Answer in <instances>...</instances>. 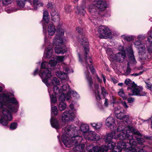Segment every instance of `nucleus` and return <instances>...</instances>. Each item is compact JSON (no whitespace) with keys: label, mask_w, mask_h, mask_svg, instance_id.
Here are the masks:
<instances>
[{"label":"nucleus","mask_w":152,"mask_h":152,"mask_svg":"<svg viewBox=\"0 0 152 152\" xmlns=\"http://www.w3.org/2000/svg\"><path fill=\"white\" fill-rule=\"evenodd\" d=\"M78 41L80 44L83 46L85 50L84 62L83 63V60L80 55L79 54V61L80 62L83 63L84 65L86 67V71L85 72V73L86 78L88 82L89 86L90 87L92 88L93 85V82L91 77V75H89L88 69L93 73H94L95 72V70L91 64L92 62V59L89 56L88 57L87 56V53L89 52V49L88 48V42L87 41L86 38L83 36L81 37L80 39H78Z\"/></svg>","instance_id":"nucleus-1"},{"label":"nucleus","mask_w":152,"mask_h":152,"mask_svg":"<svg viewBox=\"0 0 152 152\" xmlns=\"http://www.w3.org/2000/svg\"><path fill=\"white\" fill-rule=\"evenodd\" d=\"M8 96L7 93H3L2 95L0 94V123L5 126L12 119L10 112L5 107L6 100Z\"/></svg>","instance_id":"nucleus-2"},{"label":"nucleus","mask_w":152,"mask_h":152,"mask_svg":"<svg viewBox=\"0 0 152 152\" xmlns=\"http://www.w3.org/2000/svg\"><path fill=\"white\" fill-rule=\"evenodd\" d=\"M96 8L101 11L105 10L107 8L106 2L103 0H99L96 3L94 2L89 6V11L93 16L100 15Z\"/></svg>","instance_id":"nucleus-3"},{"label":"nucleus","mask_w":152,"mask_h":152,"mask_svg":"<svg viewBox=\"0 0 152 152\" xmlns=\"http://www.w3.org/2000/svg\"><path fill=\"white\" fill-rule=\"evenodd\" d=\"M41 70L40 71L39 76L41 77L42 82L45 83L47 86L48 88L50 87L52 85H59L60 82L58 79L56 77H54L51 80L50 83H48V79L51 77V71L47 70L42 72Z\"/></svg>","instance_id":"nucleus-4"},{"label":"nucleus","mask_w":152,"mask_h":152,"mask_svg":"<svg viewBox=\"0 0 152 152\" xmlns=\"http://www.w3.org/2000/svg\"><path fill=\"white\" fill-rule=\"evenodd\" d=\"M127 51L129 53L128 60L127 63V66L126 71L125 72L124 75H128L130 74L131 72V68L134 69L137 63L133 54V50L131 47L127 48Z\"/></svg>","instance_id":"nucleus-5"},{"label":"nucleus","mask_w":152,"mask_h":152,"mask_svg":"<svg viewBox=\"0 0 152 152\" xmlns=\"http://www.w3.org/2000/svg\"><path fill=\"white\" fill-rule=\"evenodd\" d=\"M7 94L9 96L7 99L6 100L5 107L10 112V114L12 117L11 114V112L16 113L17 111V109L16 108L13 107V105L10 104L11 103H13L15 105L18 106V103L16 98L14 97L10 98V94L7 93Z\"/></svg>","instance_id":"nucleus-6"},{"label":"nucleus","mask_w":152,"mask_h":152,"mask_svg":"<svg viewBox=\"0 0 152 152\" xmlns=\"http://www.w3.org/2000/svg\"><path fill=\"white\" fill-rule=\"evenodd\" d=\"M70 109H66L63 113L62 116V121L64 122H68L72 120L74 116L75 111L73 105L71 104L70 105Z\"/></svg>","instance_id":"nucleus-7"},{"label":"nucleus","mask_w":152,"mask_h":152,"mask_svg":"<svg viewBox=\"0 0 152 152\" xmlns=\"http://www.w3.org/2000/svg\"><path fill=\"white\" fill-rule=\"evenodd\" d=\"M127 90H131V93L129 94V95L145 96L147 94V92L143 91L142 87H137V85L135 87H128Z\"/></svg>","instance_id":"nucleus-8"},{"label":"nucleus","mask_w":152,"mask_h":152,"mask_svg":"<svg viewBox=\"0 0 152 152\" xmlns=\"http://www.w3.org/2000/svg\"><path fill=\"white\" fill-rule=\"evenodd\" d=\"M129 129L127 131H123L119 133L118 135V138L119 140H123L129 138V136H130L128 134L129 132L130 133L131 131L132 133L137 135L140 136H142L141 134L138 131H134L133 128L132 127L130 126L128 127Z\"/></svg>","instance_id":"nucleus-9"},{"label":"nucleus","mask_w":152,"mask_h":152,"mask_svg":"<svg viewBox=\"0 0 152 152\" xmlns=\"http://www.w3.org/2000/svg\"><path fill=\"white\" fill-rule=\"evenodd\" d=\"M51 117L50 119V123L51 126L56 129L60 128V126L57 120L53 117V115H57V109L56 106H52L51 108Z\"/></svg>","instance_id":"nucleus-10"},{"label":"nucleus","mask_w":152,"mask_h":152,"mask_svg":"<svg viewBox=\"0 0 152 152\" xmlns=\"http://www.w3.org/2000/svg\"><path fill=\"white\" fill-rule=\"evenodd\" d=\"M98 32L101 38H107L109 37L111 34V31L106 26H99Z\"/></svg>","instance_id":"nucleus-11"},{"label":"nucleus","mask_w":152,"mask_h":152,"mask_svg":"<svg viewBox=\"0 0 152 152\" xmlns=\"http://www.w3.org/2000/svg\"><path fill=\"white\" fill-rule=\"evenodd\" d=\"M124 110L120 106H117L115 107V113L116 117L122 120L124 118Z\"/></svg>","instance_id":"nucleus-12"},{"label":"nucleus","mask_w":152,"mask_h":152,"mask_svg":"<svg viewBox=\"0 0 152 152\" xmlns=\"http://www.w3.org/2000/svg\"><path fill=\"white\" fill-rule=\"evenodd\" d=\"M84 137L86 139L92 141L97 140L100 138L98 134L92 132H89L88 133H87L86 135L84 136Z\"/></svg>","instance_id":"nucleus-13"},{"label":"nucleus","mask_w":152,"mask_h":152,"mask_svg":"<svg viewBox=\"0 0 152 152\" xmlns=\"http://www.w3.org/2000/svg\"><path fill=\"white\" fill-rule=\"evenodd\" d=\"M106 125L107 126L112 130H114L115 128V120L114 118L112 117H109L107 118L106 121Z\"/></svg>","instance_id":"nucleus-14"},{"label":"nucleus","mask_w":152,"mask_h":152,"mask_svg":"<svg viewBox=\"0 0 152 152\" xmlns=\"http://www.w3.org/2000/svg\"><path fill=\"white\" fill-rule=\"evenodd\" d=\"M126 57V55L125 53L118 52L115 55H114V58L113 59L116 60L118 62H122Z\"/></svg>","instance_id":"nucleus-15"},{"label":"nucleus","mask_w":152,"mask_h":152,"mask_svg":"<svg viewBox=\"0 0 152 152\" xmlns=\"http://www.w3.org/2000/svg\"><path fill=\"white\" fill-rule=\"evenodd\" d=\"M134 44L135 47L138 49L139 53H141L145 51V45L142 44L140 41H136L134 42Z\"/></svg>","instance_id":"nucleus-16"},{"label":"nucleus","mask_w":152,"mask_h":152,"mask_svg":"<svg viewBox=\"0 0 152 152\" xmlns=\"http://www.w3.org/2000/svg\"><path fill=\"white\" fill-rule=\"evenodd\" d=\"M71 89L70 88L69 86L68 85H63L60 88L61 92L66 91V99L69 100L71 97V95L69 94V91Z\"/></svg>","instance_id":"nucleus-17"},{"label":"nucleus","mask_w":152,"mask_h":152,"mask_svg":"<svg viewBox=\"0 0 152 152\" xmlns=\"http://www.w3.org/2000/svg\"><path fill=\"white\" fill-rule=\"evenodd\" d=\"M29 3L31 6L29 7V9H33L32 7H33L34 6L40 7L43 6V5L42 2L38 0H29Z\"/></svg>","instance_id":"nucleus-18"},{"label":"nucleus","mask_w":152,"mask_h":152,"mask_svg":"<svg viewBox=\"0 0 152 152\" xmlns=\"http://www.w3.org/2000/svg\"><path fill=\"white\" fill-rule=\"evenodd\" d=\"M63 42V38L57 34L55 37L53 39V44L54 45H59L62 44Z\"/></svg>","instance_id":"nucleus-19"},{"label":"nucleus","mask_w":152,"mask_h":152,"mask_svg":"<svg viewBox=\"0 0 152 152\" xmlns=\"http://www.w3.org/2000/svg\"><path fill=\"white\" fill-rule=\"evenodd\" d=\"M75 126L73 125L68 126L67 128V132H66L67 135H68V136H66L64 134H63L62 136V137L63 136H64V137L69 138L70 139V140H71V137L70 136L74 137L75 136H73L71 134H70V133L72 132H73V131H75ZM62 138V137H61V138Z\"/></svg>","instance_id":"nucleus-20"},{"label":"nucleus","mask_w":152,"mask_h":152,"mask_svg":"<svg viewBox=\"0 0 152 152\" xmlns=\"http://www.w3.org/2000/svg\"><path fill=\"white\" fill-rule=\"evenodd\" d=\"M86 2L85 0L83 1L82 6L80 7H78L77 12L78 14L80 15L84 16L86 13V11L85 10L86 7Z\"/></svg>","instance_id":"nucleus-21"},{"label":"nucleus","mask_w":152,"mask_h":152,"mask_svg":"<svg viewBox=\"0 0 152 152\" xmlns=\"http://www.w3.org/2000/svg\"><path fill=\"white\" fill-rule=\"evenodd\" d=\"M107 147L105 145L101 147H95L92 149V152H107Z\"/></svg>","instance_id":"nucleus-22"},{"label":"nucleus","mask_w":152,"mask_h":152,"mask_svg":"<svg viewBox=\"0 0 152 152\" xmlns=\"http://www.w3.org/2000/svg\"><path fill=\"white\" fill-rule=\"evenodd\" d=\"M66 48L64 46L62 47H56L55 48V52L57 54H63L66 51Z\"/></svg>","instance_id":"nucleus-23"},{"label":"nucleus","mask_w":152,"mask_h":152,"mask_svg":"<svg viewBox=\"0 0 152 152\" xmlns=\"http://www.w3.org/2000/svg\"><path fill=\"white\" fill-rule=\"evenodd\" d=\"M128 145L126 143L123 141H120L118 142L117 146V149L118 150V152H120L123 148H126Z\"/></svg>","instance_id":"nucleus-24"},{"label":"nucleus","mask_w":152,"mask_h":152,"mask_svg":"<svg viewBox=\"0 0 152 152\" xmlns=\"http://www.w3.org/2000/svg\"><path fill=\"white\" fill-rule=\"evenodd\" d=\"M128 139L129 140V142L127 143L126 144L127 145L129 144L131 146L130 148H135L134 147L136 145L137 143L135 140L133 138L132 135L129 136Z\"/></svg>","instance_id":"nucleus-25"},{"label":"nucleus","mask_w":152,"mask_h":152,"mask_svg":"<svg viewBox=\"0 0 152 152\" xmlns=\"http://www.w3.org/2000/svg\"><path fill=\"white\" fill-rule=\"evenodd\" d=\"M48 34L50 36L53 35L56 31V29L53 24H50L48 27Z\"/></svg>","instance_id":"nucleus-26"},{"label":"nucleus","mask_w":152,"mask_h":152,"mask_svg":"<svg viewBox=\"0 0 152 152\" xmlns=\"http://www.w3.org/2000/svg\"><path fill=\"white\" fill-rule=\"evenodd\" d=\"M80 129L81 131L83 132V135L84 136L85 135H86L87 133L89 132L88 131L89 129V126L87 124H82L80 126Z\"/></svg>","instance_id":"nucleus-27"},{"label":"nucleus","mask_w":152,"mask_h":152,"mask_svg":"<svg viewBox=\"0 0 152 152\" xmlns=\"http://www.w3.org/2000/svg\"><path fill=\"white\" fill-rule=\"evenodd\" d=\"M94 87L95 89L94 91L95 96L96 97V100L97 101H99L100 99L99 92L98 91V89H99V85L97 84L95 85Z\"/></svg>","instance_id":"nucleus-28"},{"label":"nucleus","mask_w":152,"mask_h":152,"mask_svg":"<svg viewBox=\"0 0 152 152\" xmlns=\"http://www.w3.org/2000/svg\"><path fill=\"white\" fill-rule=\"evenodd\" d=\"M115 133L112 132L107 135L105 137V141L106 142H110L115 136Z\"/></svg>","instance_id":"nucleus-29"},{"label":"nucleus","mask_w":152,"mask_h":152,"mask_svg":"<svg viewBox=\"0 0 152 152\" xmlns=\"http://www.w3.org/2000/svg\"><path fill=\"white\" fill-rule=\"evenodd\" d=\"M53 50L51 48H48L45 50V56L48 58H50L52 55Z\"/></svg>","instance_id":"nucleus-30"},{"label":"nucleus","mask_w":152,"mask_h":152,"mask_svg":"<svg viewBox=\"0 0 152 152\" xmlns=\"http://www.w3.org/2000/svg\"><path fill=\"white\" fill-rule=\"evenodd\" d=\"M56 75L61 79L65 80L67 78V75L65 73L62 72H58L56 73Z\"/></svg>","instance_id":"nucleus-31"},{"label":"nucleus","mask_w":152,"mask_h":152,"mask_svg":"<svg viewBox=\"0 0 152 152\" xmlns=\"http://www.w3.org/2000/svg\"><path fill=\"white\" fill-rule=\"evenodd\" d=\"M125 83L126 85L128 86H130L129 87H135L136 84L134 82H132V81L129 79H126L125 81Z\"/></svg>","instance_id":"nucleus-32"},{"label":"nucleus","mask_w":152,"mask_h":152,"mask_svg":"<svg viewBox=\"0 0 152 152\" xmlns=\"http://www.w3.org/2000/svg\"><path fill=\"white\" fill-rule=\"evenodd\" d=\"M146 45L147 47L148 52L150 55H152V43L148 42V43H146Z\"/></svg>","instance_id":"nucleus-33"},{"label":"nucleus","mask_w":152,"mask_h":152,"mask_svg":"<svg viewBox=\"0 0 152 152\" xmlns=\"http://www.w3.org/2000/svg\"><path fill=\"white\" fill-rule=\"evenodd\" d=\"M49 64L47 62H43L42 63L41 65V69L39 71V75L40 74V71L41 70L42 71V72L44 71H45L47 70H48L47 69H46V70H42V69H47V68H49L48 66V65Z\"/></svg>","instance_id":"nucleus-34"},{"label":"nucleus","mask_w":152,"mask_h":152,"mask_svg":"<svg viewBox=\"0 0 152 152\" xmlns=\"http://www.w3.org/2000/svg\"><path fill=\"white\" fill-rule=\"evenodd\" d=\"M27 1L29 2V0H16L18 5L20 7H24Z\"/></svg>","instance_id":"nucleus-35"},{"label":"nucleus","mask_w":152,"mask_h":152,"mask_svg":"<svg viewBox=\"0 0 152 152\" xmlns=\"http://www.w3.org/2000/svg\"><path fill=\"white\" fill-rule=\"evenodd\" d=\"M66 107V105L64 102H61L59 104L58 108L59 110L61 111L64 110Z\"/></svg>","instance_id":"nucleus-36"},{"label":"nucleus","mask_w":152,"mask_h":152,"mask_svg":"<svg viewBox=\"0 0 152 152\" xmlns=\"http://www.w3.org/2000/svg\"><path fill=\"white\" fill-rule=\"evenodd\" d=\"M106 51L109 56L112 59H113L114 58V54L111 49L109 48H107Z\"/></svg>","instance_id":"nucleus-37"},{"label":"nucleus","mask_w":152,"mask_h":152,"mask_svg":"<svg viewBox=\"0 0 152 152\" xmlns=\"http://www.w3.org/2000/svg\"><path fill=\"white\" fill-rule=\"evenodd\" d=\"M144 52V51L141 53H139V56L140 58H141L142 60H147L150 58V57H149L147 55L146 53Z\"/></svg>","instance_id":"nucleus-38"},{"label":"nucleus","mask_w":152,"mask_h":152,"mask_svg":"<svg viewBox=\"0 0 152 152\" xmlns=\"http://www.w3.org/2000/svg\"><path fill=\"white\" fill-rule=\"evenodd\" d=\"M48 91L50 96V100L51 102L53 103H55L57 101V99L56 97V96L55 95H53L52 96H50V93L51 92V91L50 90V88H48Z\"/></svg>","instance_id":"nucleus-39"},{"label":"nucleus","mask_w":152,"mask_h":152,"mask_svg":"<svg viewBox=\"0 0 152 152\" xmlns=\"http://www.w3.org/2000/svg\"><path fill=\"white\" fill-rule=\"evenodd\" d=\"M118 94L121 97L124 99H126V97L123 89H119L118 92Z\"/></svg>","instance_id":"nucleus-40"},{"label":"nucleus","mask_w":152,"mask_h":152,"mask_svg":"<svg viewBox=\"0 0 152 152\" xmlns=\"http://www.w3.org/2000/svg\"><path fill=\"white\" fill-rule=\"evenodd\" d=\"M127 130H128L126 129V128L123 125L119 126L117 128V131L118 132H120L122 131H126Z\"/></svg>","instance_id":"nucleus-41"},{"label":"nucleus","mask_w":152,"mask_h":152,"mask_svg":"<svg viewBox=\"0 0 152 152\" xmlns=\"http://www.w3.org/2000/svg\"><path fill=\"white\" fill-rule=\"evenodd\" d=\"M124 152H135L136 150L135 148H131L129 147V148H126L124 150Z\"/></svg>","instance_id":"nucleus-42"},{"label":"nucleus","mask_w":152,"mask_h":152,"mask_svg":"<svg viewBox=\"0 0 152 152\" xmlns=\"http://www.w3.org/2000/svg\"><path fill=\"white\" fill-rule=\"evenodd\" d=\"M66 99V94L65 95L64 93H63L59 97V100L61 102H63Z\"/></svg>","instance_id":"nucleus-43"},{"label":"nucleus","mask_w":152,"mask_h":152,"mask_svg":"<svg viewBox=\"0 0 152 152\" xmlns=\"http://www.w3.org/2000/svg\"><path fill=\"white\" fill-rule=\"evenodd\" d=\"M121 37L123 39L126 40L128 41H132L133 39L132 36H128L125 35H123Z\"/></svg>","instance_id":"nucleus-44"},{"label":"nucleus","mask_w":152,"mask_h":152,"mask_svg":"<svg viewBox=\"0 0 152 152\" xmlns=\"http://www.w3.org/2000/svg\"><path fill=\"white\" fill-rule=\"evenodd\" d=\"M53 90V92L56 94H58L61 93L60 90L59 89V88L57 86H54Z\"/></svg>","instance_id":"nucleus-45"},{"label":"nucleus","mask_w":152,"mask_h":152,"mask_svg":"<svg viewBox=\"0 0 152 152\" xmlns=\"http://www.w3.org/2000/svg\"><path fill=\"white\" fill-rule=\"evenodd\" d=\"M69 94L71 95L72 94L74 97L76 98H78L79 97V95L76 92L72 91L71 89L69 91Z\"/></svg>","instance_id":"nucleus-46"},{"label":"nucleus","mask_w":152,"mask_h":152,"mask_svg":"<svg viewBox=\"0 0 152 152\" xmlns=\"http://www.w3.org/2000/svg\"><path fill=\"white\" fill-rule=\"evenodd\" d=\"M13 0H2V4L5 6H7L12 3Z\"/></svg>","instance_id":"nucleus-47"},{"label":"nucleus","mask_w":152,"mask_h":152,"mask_svg":"<svg viewBox=\"0 0 152 152\" xmlns=\"http://www.w3.org/2000/svg\"><path fill=\"white\" fill-rule=\"evenodd\" d=\"M57 32L60 35H63L64 34V29L61 27H58L57 30Z\"/></svg>","instance_id":"nucleus-48"},{"label":"nucleus","mask_w":152,"mask_h":152,"mask_svg":"<svg viewBox=\"0 0 152 152\" xmlns=\"http://www.w3.org/2000/svg\"><path fill=\"white\" fill-rule=\"evenodd\" d=\"M115 143L114 142H109L107 145V147L109 149H112L115 146Z\"/></svg>","instance_id":"nucleus-49"},{"label":"nucleus","mask_w":152,"mask_h":152,"mask_svg":"<svg viewBox=\"0 0 152 152\" xmlns=\"http://www.w3.org/2000/svg\"><path fill=\"white\" fill-rule=\"evenodd\" d=\"M56 59L54 58L53 60H50L49 63V65L51 66H54L56 65L57 63V61H56Z\"/></svg>","instance_id":"nucleus-50"},{"label":"nucleus","mask_w":152,"mask_h":152,"mask_svg":"<svg viewBox=\"0 0 152 152\" xmlns=\"http://www.w3.org/2000/svg\"><path fill=\"white\" fill-rule=\"evenodd\" d=\"M52 20L54 22H58L59 20V15H56V16H54L51 17Z\"/></svg>","instance_id":"nucleus-51"},{"label":"nucleus","mask_w":152,"mask_h":152,"mask_svg":"<svg viewBox=\"0 0 152 152\" xmlns=\"http://www.w3.org/2000/svg\"><path fill=\"white\" fill-rule=\"evenodd\" d=\"M17 126L18 124L17 123H12L10 126V128L12 130L15 129L17 128Z\"/></svg>","instance_id":"nucleus-52"},{"label":"nucleus","mask_w":152,"mask_h":152,"mask_svg":"<svg viewBox=\"0 0 152 152\" xmlns=\"http://www.w3.org/2000/svg\"><path fill=\"white\" fill-rule=\"evenodd\" d=\"M64 56H57L56 58H55L56 61L58 62H61L63 61Z\"/></svg>","instance_id":"nucleus-53"},{"label":"nucleus","mask_w":152,"mask_h":152,"mask_svg":"<svg viewBox=\"0 0 152 152\" xmlns=\"http://www.w3.org/2000/svg\"><path fill=\"white\" fill-rule=\"evenodd\" d=\"M64 9L65 11L67 13H69L71 11L70 6L69 5H66L64 7Z\"/></svg>","instance_id":"nucleus-54"},{"label":"nucleus","mask_w":152,"mask_h":152,"mask_svg":"<svg viewBox=\"0 0 152 152\" xmlns=\"http://www.w3.org/2000/svg\"><path fill=\"white\" fill-rule=\"evenodd\" d=\"M146 70V69H143L142 71H140L138 73H133V74H131V75L134 76H135V77L137 76H139V75H141V74H142Z\"/></svg>","instance_id":"nucleus-55"},{"label":"nucleus","mask_w":152,"mask_h":152,"mask_svg":"<svg viewBox=\"0 0 152 152\" xmlns=\"http://www.w3.org/2000/svg\"><path fill=\"white\" fill-rule=\"evenodd\" d=\"M137 141L140 144H142L145 142L144 139L142 137H137Z\"/></svg>","instance_id":"nucleus-56"},{"label":"nucleus","mask_w":152,"mask_h":152,"mask_svg":"<svg viewBox=\"0 0 152 152\" xmlns=\"http://www.w3.org/2000/svg\"><path fill=\"white\" fill-rule=\"evenodd\" d=\"M64 70L67 72L69 73L70 72H73V71L72 69L69 68L67 66H65L64 67Z\"/></svg>","instance_id":"nucleus-57"},{"label":"nucleus","mask_w":152,"mask_h":152,"mask_svg":"<svg viewBox=\"0 0 152 152\" xmlns=\"http://www.w3.org/2000/svg\"><path fill=\"white\" fill-rule=\"evenodd\" d=\"M124 118H125L126 122V123H128L129 122L130 120H131L132 118L129 115H124Z\"/></svg>","instance_id":"nucleus-58"},{"label":"nucleus","mask_w":152,"mask_h":152,"mask_svg":"<svg viewBox=\"0 0 152 152\" xmlns=\"http://www.w3.org/2000/svg\"><path fill=\"white\" fill-rule=\"evenodd\" d=\"M102 94L104 96L106 95L107 94V92L106 91V90L104 87H101Z\"/></svg>","instance_id":"nucleus-59"},{"label":"nucleus","mask_w":152,"mask_h":152,"mask_svg":"<svg viewBox=\"0 0 152 152\" xmlns=\"http://www.w3.org/2000/svg\"><path fill=\"white\" fill-rule=\"evenodd\" d=\"M102 126V124L101 123H98L96 124V126L95 129L98 130Z\"/></svg>","instance_id":"nucleus-60"},{"label":"nucleus","mask_w":152,"mask_h":152,"mask_svg":"<svg viewBox=\"0 0 152 152\" xmlns=\"http://www.w3.org/2000/svg\"><path fill=\"white\" fill-rule=\"evenodd\" d=\"M121 103L125 108L127 109L128 108L129 106L127 105L126 103L125 102L122 101L121 102Z\"/></svg>","instance_id":"nucleus-61"},{"label":"nucleus","mask_w":152,"mask_h":152,"mask_svg":"<svg viewBox=\"0 0 152 152\" xmlns=\"http://www.w3.org/2000/svg\"><path fill=\"white\" fill-rule=\"evenodd\" d=\"M50 14L51 17L54 16H56V15H59V14L58 13V12L54 10H53L51 11V12H50Z\"/></svg>","instance_id":"nucleus-62"},{"label":"nucleus","mask_w":152,"mask_h":152,"mask_svg":"<svg viewBox=\"0 0 152 152\" xmlns=\"http://www.w3.org/2000/svg\"><path fill=\"white\" fill-rule=\"evenodd\" d=\"M145 149H146V151L148 152H152V148L148 146H146L144 147Z\"/></svg>","instance_id":"nucleus-63"},{"label":"nucleus","mask_w":152,"mask_h":152,"mask_svg":"<svg viewBox=\"0 0 152 152\" xmlns=\"http://www.w3.org/2000/svg\"><path fill=\"white\" fill-rule=\"evenodd\" d=\"M128 102L129 103H133L134 101V99L133 98L130 97L128 99Z\"/></svg>","instance_id":"nucleus-64"}]
</instances>
